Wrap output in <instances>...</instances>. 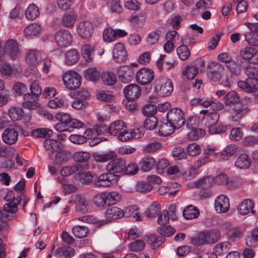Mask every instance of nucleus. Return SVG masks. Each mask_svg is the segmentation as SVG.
<instances>
[{
  "label": "nucleus",
  "mask_w": 258,
  "mask_h": 258,
  "mask_svg": "<svg viewBox=\"0 0 258 258\" xmlns=\"http://www.w3.org/2000/svg\"><path fill=\"white\" fill-rule=\"evenodd\" d=\"M154 89L156 93L161 96H169L173 90L172 81L166 77H160L154 82Z\"/></svg>",
  "instance_id": "1"
},
{
  "label": "nucleus",
  "mask_w": 258,
  "mask_h": 258,
  "mask_svg": "<svg viewBox=\"0 0 258 258\" xmlns=\"http://www.w3.org/2000/svg\"><path fill=\"white\" fill-rule=\"evenodd\" d=\"M220 237L218 231H206L200 233L197 237L192 240V243L195 245H203L216 242Z\"/></svg>",
  "instance_id": "2"
},
{
  "label": "nucleus",
  "mask_w": 258,
  "mask_h": 258,
  "mask_svg": "<svg viewBox=\"0 0 258 258\" xmlns=\"http://www.w3.org/2000/svg\"><path fill=\"white\" fill-rule=\"evenodd\" d=\"M63 83L68 89L73 90L78 89L81 85V77L74 71H68L62 76Z\"/></svg>",
  "instance_id": "3"
},
{
  "label": "nucleus",
  "mask_w": 258,
  "mask_h": 258,
  "mask_svg": "<svg viewBox=\"0 0 258 258\" xmlns=\"http://www.w3.org/2000/svg\"><path fill=\"white\" fill-rule=\"evenodd\" d=\"M185 115L179 108H172L166 114L167 120L172 123L177 129L181 127L185 122Z\"/></svg>",
  "instance_id": "4"
},
{
  "label": "nucleus",
  "mask_w": 258,
  "mask_h": 258,
  "mask_svg": "<svg viewBox=\"0 0 258 258\" xmlns=\"http://www.w3.org/2000/svg\"><path fill=\"white\" fill-rule=\"evenodd\" d=\"M154 78V72L150 69L143 68L139 70L136 74V80L142 85L150 84Z\"/></svg>",
  "instance_id": "5"
},
{
  "label": "nucleus",
  "mask_w": 258,
  "mask_h": 258,
  "mask_svg": "<svg viewBox=\"0 0 258 258\" xmlns=\"http://www.w3.org/2000/svg\"><path fill=\"white\" fill-rule=\"evenodd\" d=\"M105 219L99 221L100 225H104L112 220H115L122 217L124 216L123 211L116 207L108 208L105 212Z\"/></svg>",
  "instance_id": "6"
},
{
  "label": "nucleus",
  "mask_w": 258,
  "mask_h": 258,
  "mask_svg": "<svg viewBox=\"0 0 258 258\" xmlns=\"http://www.w3.org/2000/svg\"><path fill=\"white\" fill-rule=\"evenodd\" d=\"M6 199L8 202L4 206V211L10 213L17 212L18 205L21 202V197L18 195L17 197H15L14 192L10 191L8 192Z\"/></svg>",
  "instance_id": "7"
},
{
  "label": "nucleus",
  "mask_w": 258,
  "mask_h": 258,
  "mask_svg": "<svg viewBox=\"0 0 258 258\" xmlns=\"http://www.w3.org/2000/svg\"><path fill=\"white\" fill-rule=\"evenodd\" d=\"M55 43L60 47L70 45L73 40L72 34L68 30H59L54 35Z\"/></svg>",
  "instance_id": "8"
},
{
  "label": "nucleus",
  "mask_w": 258,
  "mask_h": 258,
  "mask_svg": "<svg viewBox=\"0 0 258 258\" xmlns=\"http://www.w3.org/2000/svg\"><path fill=\"white\" fill-rule=\"evenodd\" d=\"M77 33L79 36L84 39L90 38L93 33V27L89 21L80 22L77 27Z\"/></svg>",
  "instance_id": "9"
},
{
  "label": "nucleus",
  "mask_w": 258,
  "mask_h": 258,
  "mask_svg": "<svg viewBox=\"0 0 258 258\" xmlns=\"http://www.w3.org/2000/svg\"><path fill=\"white\" fill-rule=\"evenodd\" d=\"M106 166V169L109 172L123 173L124 167L126 166L125 161L121 158L115 157L111 159Z\"/></svg>",
  "instance_id": "10"
},
{
  "label": "nucleus",
  "mask_w": 258,
  "mask_h": 258,
  "mask_svg": "<svg viewBox=\"0 0 258 258\" xmlns=\"http://www.w3.org/2000/svg\"><path fill=\"white\" fill-rule=\"evenodd\" d=\"M116 181V177L112 173H103L99 175L95 180V184L97 186L108 187Z\"/></svg>",
  "instance_id": "11"
},
{
  "label": "nucleus",
  "mask_w": 258,
  "mask_h": 258,
  "mask_svg": "<svg viewBox=\"0 0 258 258\" xmlns=\"http://www.w3.org/2000/svg\"><path fill=\"white\" fill-rule=\"evenodd\" d=\"M117 75L119 80L123 83L131 82L134 76V72L132 67L128 66H124L118 68Z\"/></svg>",
  "instance_id": "12"
},
{
  "label": "nucleus",
  "mask_w": 258,
  "mask_h": 258,
  "mask_svg": "<svg viewBox=\"0 0 258 258\" xmlns=\"http://www.w3.org/2000/svg\"><path fill=\"white\" fill-rule=\"evenodd\" d=\"M123 93L127 100H136L141 96V88L136 84H130L124 88Z\"/></svg>",
  "instance_id": "13"
},
{
  "label": "nucleus",
  "mask_w": 258,
  "mask_h": 258,
  "mask_svg": "<svg viewBox=\"0 0 258 258\" xmlns=\"http://www.w3.org/2000/svg\"><path fill=\"white\" fill-rule=\"evenodd\" d=\"M224 71V68L221 64L213 63L208 72V77L212 81H217L222 78Z\"/></svg>",
  "instance_id": "14"
},
{
  "label": "nucleus",
  "mask_w": 258,
  "mask_h": 258,
  "mask_svg": "<svg viewBox=\"0 0 258 258\" xmlns=\"http://www.w3.org/2000/svg\"><path fill=\"white\" fill-rule=\"evenodd\" d=\"M240 56L244 60L251 59L252 63H258V52L255 48L252 47H246L242 48L240 51Z\"/></svg>",
  "instance_id": "15"
},
{
  "label": "nucleus",
  "mask_w": 258,
  "mask_h": 258,
  "mask_svg": "<svg viewBox=\"0 0 258 258\" xmlns=\"http://www.w3.org/2000/svg\"><path fill=\"white\" fill-rule=\"evenodd\" d=\"M238 87L242 90L248 92H255L258 89V79H247L245 81L238 82Z\"/></svg>",
  "instance_id": "16"
},
{
  "label": "nucleus",
  "mask_w": 258,
  "mask_h": 258,
  "mask_svg": "<svg viewBox=\"0 0 258 258\" xmlns=\"http://www.w3.org/2000/svg\"><path fill=\"white\" fill-rule=\"evenodd\" d=\"M229 199L223 195L218 196L215 201V208L219 213H224L229 210Z\"/></svg>",
  "instance_id": "17"
},
{
  "label": "nucleus",
  "mask_w": 258,
  "mask_h": 258,
  "mask_svg": "<svg viewBox=\"0 0 258 258\" xmlns=\"http://www.w3.org/2000/svg\"><path fill=\"white\" fill-rule=\"evenodd\" d=\"M113 57L114 60L118 62L124 61L127 57L126 51L122 43H116L113 50Z\"/></svg>",
  "instance_id": "18"
},
{
  "label": "nucleus",
  "mask_w": 258,
  "mask_h": 258,
  "mask_svg": "<svg viewBox=\"0 0 258 258\" xmlns=\"http://www.w3.org/2000/svg\"><path fill=\"white\" fill-rule=\"evenodd\" d=\"M76 203V211L80 214H85L88 211L89 203L87 200L79 195H77L73 198Z\"/></svg>",
  "instance_id": "19"
},
{
  "label": "nucleus",
  "mask_w": 258,
  "mask_h": 258,
  "mask_svg": "<svg viewBox=\"0 0 258 258\" xmlns=\"http://www.w3.org/2000/svg\"><path fill=\"white\" fill-rule=\"evenodd\" d=\"M18 133L13 128L6 129L2 135L3 141L8 145L15 144L18 140Z\"/></svg>",
  "instance_id": "20"
},
{
  "label": "nucleus",
  "mask_w": 258,
  "mask_h": 258,
  "mask_svg": "<svg viewBox=\"0 0 258 258\" xmlns=\"http://www.w3.org/2000/svg\"><path fill=\"white\" fill-rule=\"evenodd\" d=\"M5 53L9 54L13 59H15L19 53L17 42L13 39L7 40L5 44Z\"/></svg>",
  "instance_id": "21"
},
{
  "label": "nucleus",
  "mask_w": 258,
  "mask_h": 258,
  "mask_svg": "<svg viewBox=\"0 0 258 258\" xmlns=\"http://www.w3.org/2000/svg\"><path fill=\"white\" fill-rule=\"evenodd\" d=\"M248 112V108L244 105L235 106L231 110V118L233 121L236 122Z\"/></svg>",
  "instance_id": "22"
},
{
  "label": "nucleus",
  "mask_w": 258,
  "mask_h": 258,
  "mask_svg": "<svg viewBox=\"0 0 258 258\" xmlns=\"http://www.w3.org/2000/svg\"><path fill=\"white\" fill-rule=\"evenodd\" d=\"M254 208V203L249 199H245L243 201L237 208L238 212L241 215H246L250 212L252 214L255 213V211L253 210Z\"/></svg>",
  "instance_id": "23"
},
{
  "label": "nucleus",
  "mask_w": 258,
  "mask_h": 258,
  "mask_svg": "<svg viewBox=\"0 0 258 258\" xmlns=\"http://www.w3.org/2000/svg\"><path fill=\"white\" fill-rule=\"evenodd\" d=\"M123 128H126L124 122L116 120L112 122L108 127L107 132L111 136H117Z\"/></svg>",
  "instance_id": "24"
},
{
  "label": "nucleus",
  "mask_w": 258,
  "mask_h": 258,
  "mask_svg": "<svg viewBox=\"0 0 258 258\" xmlns=\"http://www.w3.org/2000/svg\"><path fill=\"white\" fill-rule=\"evenodd\" d=\"M75 254L74 249L69 246H63L56 249L55 255L60 258H70Z\"/></svg>",
  "instance_id": "25"
},
{
  "label": "nucleus",
  "mask_w": 258,
  "mask_h": 258,
  "mask_svg": "<svg viewBox=\"0 0 258 258\" xmlns=\"http://www.w3.org/2000/svg\"><path fill=\"white\" fill-rule=\"evenodd\" d=\"M231 244L229 241H224L216 244L214 248V253L217 256H223L231 249Z\"/></svg>",
  "instance_id": "26"
},
{
  "label": "nucleus",
  "mask_w": 258,
  "mask_h": 258,
  "mask_svg": "<svg viewBox=\"0 0 258 258\" xmlns=\"http://www.w3.org/2000/svg\"><path fill=\"white\" fill-rule=\"evenodd\" d=\"M219 117V114L216 112L209 113L203 117L202 122L209 130L217 123Z\"/></svg>",
  "instance_id": "27"
},
{
  "label": "nucleus",
  "mask_w": 258,
  "mask_h": 258,
  "mask_svg": "<svg viewBox=\"0 0 258 258\" xmlns=\"http://www.w3.org/2000/svg\"><path fill=\"white\" fill-rule=\"evenodd\" d=\"M77 19V15L74 11L71 10L66 12L61 19L62 25L66 27H71L74 25Z\"/></svg>",
  "instance_id": "28"
},
{
  "label": "nucleus",
  "mask_w": 258,
  "mask_h": 258,
  "mask_svg": "<svg viewBox=\"0 0 258 258\" xmlns=\"http://www.w3.org/2000/svg\"><path fill=\"white\" fill-rule=\"evenodd\" d=\"M43 146L46 150L50 151L52 153L58 152L63 148V145L54 139L45 140L43 143Z\"/></svg>",
  "instance_id": "29"
},
{
  "label": "nucleus",
  "mask_w": 258,
  "mask_h": 258,
  "mask_svg": "<svg viewBox=\"0 0 258 258\" xmlns=\"http://www.w3.org/2000/svg\"><path fill=\"white\" fill-rule=\"evenodd\" d=\"M38 98V96L33 95L32 94L26 93L24 95V99L26 101L23 102V107L30 109L37 107L38 105L37 102Z\"/></svg>",
  "instance_id": "30"
},
{
  "label": "nucleus",
  "mask_w": 258,
  "mask_h": 258,
  "mask_svg": "<svg viewBox=\"0 0 258 258\" xmlns=\"http://www.w3.org/2000/svg\"><path fill=\"white\" fill-rule=\"evenodd\" d=\"M141 169L143 171H148L156 165L155 159L151 156L144 157L140 161Z\"/></svg>",
  "instance_id": "31"
},
{
  "label": "nucleus",
  "mask_w": 258,
  "mask_h": 258,
  "mask_svg": "<svg viewBox=\"0 0 258 258\" xmlns=\"http://www.w3.org/2000/svg\"><path fill=\"white\" fill-rule=\"evenodd\" d=\"M200 212L199 209L192 205L186 206L183 211V215L186 219H193L198 218Z\"/></svg>",
  "instance_id": "32"
},
{
  "label": "nucleus",
  "mask_w": 258,
  "mask_h": 258,
  "mask_svg": "<svg viewBox=\"0 0 258 258\" xmlns=\"http://www.w3.org/2000/svg\"><path fill=\"white\" fill-rule=\"evenodd\" d=\"M41 55L37 50H29L26 55V61L29 64H36L41 60Z\"/></svg>",
  "instance_id": "33"
},
{
  "label": "nucleus",
  "mask_w": 258,
  "mask_h": 258,
  "mask_svg": "<svg viewBox=\"0 0 258 258\" xmlns=\"http://www.w3.org/2000/svg\"><path fill=\"white\" fill-rule=\"evenodd\" d=\"M235 164L240 169H247L251 165L250 159L246 154H242L237 158Z\"/></svg>",
  "instance_id": "34"
},
{
  "label": "nucleus",
  "mask_w": 258,
  "mask_h": 258,
  "mask_svg": "<svg viewBox=\"0 0 258 258\" xmlns=\"http://www.w3.org/2000/svg\"><path fill=\"white\" fill-rule=\"evenodd\" d=\"M79 58V52L75 49H71L66 52L64 62L67 65H73L78 61Z\"/></svg>",
  "instance_id": "35"
},
{
  "label": "nucleus",
  "mask_w": 258,
  "mask_h": 258,
  "mask_svg": "<svg viewBox=\"0 0 258 258\" xmlns=\"http://www.w3.org/2000/svg\"><path fill=\"white\" fill-rule=\"evenodd\" d=\"M40 15L39 8L34 4L29 5L25 11V16L28 20H33Z\"/></svg>",
  "instance_id": "36"
},
{
  "label": "nucleus",
  "mask_w": 258,
  "mask_h": 258,
  "mask_svg": "<svg viewBox=\"0 0 258 258\" xmlns=\"http://www.w3.org/2000/svg\"><path fill=\"white\" fill-rule=\"evenodd\" d=\"M101 79L103 84L107 86H113L117 81L116 75L112 72L105 71L101 75Z\"/></svg>",
  "instance_id": "37"
},
{
  "label": "nucleus",
  "mask_w": 258,
  "mask_h": 258,
  "mask_svg": "<svg viewBox=\"0 0 258 258\" xmlns=\"http://www.w3.org/2000/svg\"><path fill=\"white\" fill-rule=\"evenodd\" d=\"M52 135V131L46 128H36L31 131V136L38 138H50Z\"/></svg>",
  "instance_id": "38"
},
{
  "label": "nucleus",
  "mask_w": 258,
  "mask_h": 258,
  "mask_svg": "<svg viewBox=\"0 0 258 258\" xmlns=\"http://www.w3.org/2000/svg\"><path fill=\"white\" fill-rule=\"evenodd\" d=\"M175 127L170 122H166L162 124L159 128L158 134L160 136H168L174 132Z\"/></svg>",
  "instance_id": "39"
},
{
  "label": "nucleus",
  "mask_w": 258,
  "mask_h": 258,
  "mask_svg": "<svg viewBox=\"0 0 258 258\" xmlns=\"http://www.w3.org/2000/svg\"><path fill=\"white\" fill-rule=\"evenodd\" d=\"M100 74L96 68H89L85 71L84 77L85 78L90 81L96 82L98 80L100 77Z\"/></svg>",
  "instance_id": "40"
},
{
  "label": "nucleus",
  "mask_w": 258,
  "mask_h": 258,
  "mask_svg": "<svg viewBox=\"0 0 258 258\" xmlns=\"http://www.w3.org/2000/svg\"><path fill=\"white\" fill-rule=\"evenodd\" d=\"M223 100L226 105H231L238 103L240 98L237 92L231 91L226 94Z\"/></svg>",
  "instance_id": "41"
},
{
  "label": "nucleus",
  "mask_w": 258,
  "mask_h": 258,
  "mask_svg": "<svg viewBox=\"0 0 258 258\" xmlns=\"http://www.w3.org/2000/svg\"><path fill=\"white\" fill-rule=\"evenodd\" d=\"M161 210L160 205L156 202L151 204L145 212L146 217L149 218H155L159 213Z\"/></svg>",
  "instance_id": "42"
},
{
  "label": "nucleus",
  "mask_w": 258,
  "mask_h": 258,
  "mask_svg": "<svg viewBox=\"0 0 258 258\" xmlns=\"http://www.w3.org/2000/svg\"><path fill=\"white\" fill-rule=\"evenodd\" d=\"M34 74L32 73H30L28 76V77L32 82V84L30 85V90L31 92V94L33 95L39 97L41 93V88L37 84L35 83V82L37 80L38 77H35V79H34Z\"/></svg>",
  "instance_id": "43"
},
{
  "label": "nucleus",
  "mask_w": 258,
  "mask_h": 258,
  "mask_svg": "<svg viewBox=\"0 0 258 258\" xmlns=\"http://www.w3.org/2000/svg\"><path fill=\"white\" fill-rule=\"evenodd\" d=\"M106 205L115 204L120 199V196L116 191L104 192Z\"/></svg>",
  "instance_id": "44"
},
{
  "label": "nucleus",
  "mask_w": 258,
  "mask_h": 258,
  "mask_svg": "<svg viewBox=\"0 0 258 258\" xmlns=\"http://www.w3.org/2000/svg\"><path fill=\"white\" fill-rule=\"evenodd\" d=\"M72 232L77 238H82L86 237L89 233V228L84 226H76L73 228Z\"/></svg>",
  "instance_id": "45"
},
{
  "label": "nucleus",
  "mask_w": 258,
  "mask_h": 258,
  "mask_svg": "<svg viewBox=\"0 0 258 258\" xmlns=\"http://www.w3.org/2000/svg\"><path fill=\"white\" fill-rule=\"evenodd\" d=\"M40 26L37 23H32L28 25L24 30V34L27 37L37 36L40 32Z\"/></svg>",
  "instance_id": "46"
},
{
  "label": "nucleus",
  "mask_w": 258,
  "mask_h": 258,
  "mask_svg": "<svg viewBox=\"0 0 258 258\" xmlns=\"http://www.w3.org/2000/svg\"><path fill=\"white\" fill-rule=\"evenodd\" d=\"M82 54L87 61H91L94 56V48L89 44L83 45L82 48Z\"/></svg>",
  "instance_id": "47"
},
{
  "label": "nucleus",
  "mask_w": 258,
  "mask_h": 258,
  "mask_svg": "<svg viewBox=\"0 0 258 258\" xmlns=\"http://www.w3.org/2000/svg\"><path fill=\"white\" fill-rule=\"evenodd\" d=\"M237 149V147L235 145L231 144L226 146L221 153L220 158L223 160H227L236 153Z\"/></svg>",
  "instance_id": "48"
},
{
  "label": "nucleus",
  "mask_w": 258,
  "mask_h": 258,
  "mask_svg": "<svg viewBox=\"0 0 258 258\" xmlns=\"http://www.w3.org/2000/svg\"><path fill=\"white\" fill-rule=\"evenodd\" d=\"M148 243L152 245L153 249L157 248L164 241L165 239L162 237H158L156 235L149 234L147 236Z\"/></svg>",
  "instance_id": "49"
},
{
  "label": "nucleus",
  "mask_w": 258,
  "mask_h": 258,
  "mask_svg": "<svg viewBox=\"0 0 258 258\" xmlns=\"http://www.w3.org/2000/svg\"><path fill=\"white\" fill-rule=\"evenodd\" d=\"M94 160L99 162H105L113 159L116 157L115 153L110 152L104 154H94L93 156Z\"/></svg>",
  "instance_id": "50"
},
{
  "label": "nucleus",
  "mask_w": 258,
  "mask_h": 258,
  "mask_svg": "<svg viewBox=\"0 0 258 258\" xmlns=\"http://www.w3.org/2000/svg\"><path fill=\"white\" fill-rule=\"evenodd\" d=\"M245 40L250 45L258 46V33L247 32L243 34Z\"/></svg>",
  "instance_id": "51"
},
{
  "label": "nucleus",
  "mask_w": 258,
  "mask_h": 258,
  "mask_svg": "<svg viewBox=\"0 0 258 258\" xmlns=\"http://www.w3.org/2000/svg\"><path fill=\"white\" fill-rule=\"evenodd\" d=\"M176 52L179 58L185 60L188 58L190 55V52L186 45L183 44L176 48Z\"/></svg>",
  "instance_id": "52"
},
{
  "label": "nucleus",
  "mask_w": 258,
  "mask_h": 258,
  "mask_svg": "<svg viewBox=\"0 0 258 258\" xmlns=\"http://www.w3.org/2000/svg\"><path fill=\"white\" fill-rule=\"evenodd\" d=\"M91 155L89 152L79 151L74 154L73 158L76 162L85 163L90 159Z\"/></svg>",
  "instance_id": "53"
},
{
  "label": "nucleus",
  "mask_w": 258,
  "mask_h": 258,
  "mask_svg": "<svg viewBox=\"0 0 258 258\" xmlns=\"http://www.w3.org/2000/svg\"><path fill=\"white\" fill-rule=\"evenodd\" d=\"M157 232L163 236L169 237L175 232V230L173 227L165 225L158 227Z\"/></svg>",
  "instance_id": "54"
},
{
  "label": "nucleus",
  "mask_w": 258,
  "mask_h": 258,
  "mask_svg": "<svg viewBox=\"0 0 258 258\" xmlns=\"http://www.w3.org/2000/svg\"><path fill=\"white\" fill-rule=\"evenodd\" d=\"M162 148V144L158 141H155L150 142L144 148V151L146 153L154 152Z\"/></svg>",
  "instance_id": "55"
},
{
  "label": "nucleus",
  "mask_w": 258,
  "mask_h": 258,
  "mask_svg": "<svg viewBox=\"0 0 258 258\" xmlns=\"http://www.w3.org/2000/svg\"><path fill=\"white\" fill-rule=\"evenodd\" d=\"M198 73V68L195 66L188 65L185 69L183 70L182 74L186 76L189 80L193 79L195 78Z\"/></svg>",
  "instance_id": "56"
},
{
  "label": "nucleus",
  "mask_w": 258,
  "mask_h": 258,
  "mask_svg": "<svg viewBox=\"0 0 258 258\" xmlns=\"http://www.w3.org/2000/svg\"><path fill=\"white\" fill-rule=\"evenodd\" d=\"M194 184L197 187L207 188L212 185V177H206L196 180Z\"/></svg>",
  "instance_id": "57"
},
{
  "label": "nucleus",
  "mask_w": 258,
  "mask_h": 258,
  "mask_svg": "<svg viewBox=\"0 0 258 258\" xmlns=\"http://www.w3.org/2000/svg\"><path fill=\"white\" fill-rule=\"evenodd\" d=\"M114 29L110 27L106 28L103 32V39L106 42H110L116 39Z\"/></svg>",
  "instance_id": "58"
},
{
  "label": "nucleus",
  "mask_w": 258,
  "mask_h": 258,
  "mask_svg": "<svg viewBox=\"0 0 258 258\" xmlns=\"http://www.w3.org/2000/svg\"><path fill=\"white\" fill-rule=\"evenodd\" d=\"M23 114V110L20 108H12L9 110V115L13 120H21Z\"/></svg>",
  "instance_id": "59"
},
{
  "label": "nucleus",
  "mask_w": 258,
  "mask_h": 258,
  "mask_svg": "<svg viewBox=\"0 0 258 258\" xmlns=\"http://www.w3.org/2000/svg\"><path fill=\"white\" fill-rule=\"evenodd\" d=\"M76 177L82 184H89L92 181V176L89 172H80L77 175Z\"/></svg>",
  "instance_id": "60"
},
{
  "label": "nucleus",
  "mask_w": 258,
  "mask_h": 258,
  "mask_svg": "<svg viewBox=\"0 0 258 258\" xmlns=\"http://www.w3.org/2000/svg\"><path fill=\"white\" fill-rule=\"evenodd\" d=\"M186 150L189 156L195 157L201 153V148L199 145L196 143H192L187 146Z\"/></svg>",
  "instance_id": "61"
},
{
  "label": "nucleus",
  "mask_w": 258,
  "mask_h": 258,
  "mask_svg": "<svg viewBox=\"0 0 258 258\" xmlns=\"http://www.w3.org/2000/svg\"><path fill=\"white\" fill-rule=\"evenodd\" d=\"M172 156L175 160L186 158L187 155L184 149L181 147H175L172 150Z\"/></svg>",
  "instance_id": "62"
},
{
  "label": "nucleus",
  "mask_w": 258,
  "mask_h": 258,
  "mask_svg": "<svg viewBox=\"0 0 258 258\" xmlns=\"http://www.w3.org/2000/svg\"><path fill=\"white\" fill-rule=\"evenodd\" d=\"M244 73L248 77V79H257L258 66H249L244 71Z\"/></svg>",
  "instance_id": "63"
},
{
  "label": "nucleus",
  "mask_w": 258,
  "mask_h": 258,
  "mask_svg": "<svg viewBox=\"0 0 258 258\" xmlns=\"http://www.w3.org/2000/svg\"><path fill=\"white\" fill-rule=\"evenodd\" d=\"M108 7L113 13H120L122 10V7L119 0H111L108 3Z\"/></svg>",
  "instance_id": "64"
}]
</instances>
